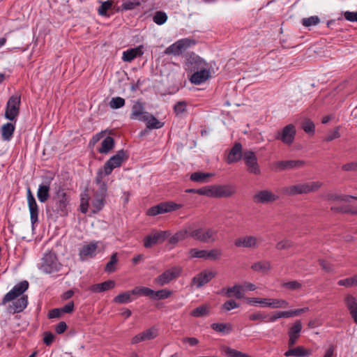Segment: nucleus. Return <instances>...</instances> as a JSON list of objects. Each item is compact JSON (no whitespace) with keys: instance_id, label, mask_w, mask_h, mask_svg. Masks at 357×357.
Returning <instances> with one entry per match:
<instances>
[{"instance_id":"obj_1","label":"nucleus","mask_w":357,"mask_h":357,"mask_svg":"<svg viewBox=\"0 0 357 357\" xmlns=\"http://www.w3.org/2000/svg\"><path fill=\"white\" fill-rule=\"evenodd\" d=\"M28 288L29 282L26 280L19 282L4 296L1 304L5 305L8 302L13 301L10 306V308L13 310V313L23 311L28 304V297L23 294Z\"/></svg>"},{"instance_id":"obj_2","label":"nucleus","mask_w":357,"mask_h":357,"mask_svg":"<svg viewBox=\"0 0 357 357\" xmlns=\"http://www.w3.org/2000/svg\"><path fill=\"white\" fill-rule=\"evenodd\" d=\"M192 70L195 72L190 76V80L192 84H201L211 77V71L207 63L199 56L191 59Z\"/></svg>"},{"instance_id":"obj_3","label":"nucleus","mask_w":357,"mask_h":357,"mask_svg":"<svg viewBox=\"0 0 357 357\" xmlns=\"http://www.w3.org/2000/svg\"><path fill=\"white\" fill-rule=\"evenodd\" d=\"M323 183L320 181H309L286 186L282 191L285 195L296 196L317 191Z\"/></svg>"},{"instance_id":"obj_4","label":"nucleus","mask_w":357,"mask_h":357,"mask_svg":"<svg viewBox=\"0 0 357 357\" xmlns=\"http://www.w3.org/2000/svg\"><path fill=\"white\" fill-rule=\"evenodd\" d=\"M190 237L202 243H212L216 241L218 231L212 228L197 227L190 225Z\"/></svg>"},{"instance_id":"obj_5","label":"nucleus","mask_w":357,"mask_h":357,"mask_svg":"<svg viewBox=\"0 0 357 357\" xmlns=\"http://www.w3.org/2000/svg\"><path fill=\"white\" fill-rule=\"evenodd\" d=\"M181 271L182 268L180 266H173L167 269L162 273L157 276L154 279L153 283L159 287L167 285L178 278L180 276Z\"/></svg>"},{"instance_id":"obj_6","label":"nucleus","mask_w":357,"mask_h":357,"mask_svg":"<svg viewBox=\"0 0 357 357\" xmlns=\"http://www.w3.org/2000/svg\"><path fill=\"white\" fill-rule=\"evenodd\" d=\"M61 264L53 253L45 254L42 259L40 269L45 273H53L61 268Z\"/></svg>"},{"instance_id":"obj_7","label":"nucleus","mask_w":357,"mask_h":357,"mask_svg":"<svg viewBox=\"0 0 357 357\" xmlns=\"http://www.w3.org/2000/svg\"><path fill=\"white\" fill-rule=\"evenodd\" d=\"M127 158L126 153L123 150L119 151L105 163L102 169L105 175H109L114 169L121 166L123 161L127 160Z\"/></svg>"},{"instance_id":"obj_8","label":"nucleus","mask_w":357,"mask_h":357,"mask_svg":"<svg viewBox=\"0 0 357 357\" xmlns=\"http://www.w3.org/2000/svg\"><path fill=\"white\" fill-rule=\"evenodd\" d=\"M21 103V97L19 95H13L8 99L6 112H5V117L6 119L13 121L17 116L19 115L20 112V106Z\"/></svg>"},{"instance_id":"obj_9","label":"nucleus","mask_w":357,"mask_h":357,"mask_svg":"<svg viewBox=\"0 0 357 357\" xmlns=\"http://www.w3.org/2000/svg\"><path fill=\"white\" fill-rule=\"evenodd\" d=\"M243 161L247 171L252 174L259 175L261 174V169L258 163L257 157L255 153L251 150L243 152Z\"/></svg>"},{"instance_id":"obj_10","label":"nucleus","mask_w":357,"mask_h":357,"mask_svg":"<svg viewBox=\"0 0 357 357\" xmlns=\"http://www.w3.org/2000/svg\"><path fill=\"white\" fill-rule=\"evenodd\" d=\"M169 236L167 231H153L147 235L144 239V246L146 248H151L153 246L162 243Z\"/></svg>"},{"instance_id":"obj_11","label":"nucleus","mask_w":357,"mask_h":357,"mask_svg":"<svg viewBox=\"0 0 357 357\" xmlns=\"http://www.w3.org/2000/svg\"><path fill=\"white\" fill-rule=\"evenodd\" d=\"M260 242L261 241L257 236L246 235L236 238L234 245L237 248L254 250L259 247Z\"/></svg>"},{"instance_id":"obj_12","label":"nucleus","mask_w":357,"mask_h":357,"mask_svg":"<svg viewBox=\"0 0 357 357\" xmlns=\"http://www.w3.org/2000/svg\"><path fill=\"white\" fill-rule=\"evenodd\" d=\"M217 275V272L212 270H204L196 275L191 281V285L199 289L209 282Z\"/></svg>"},{"instance_id":"obj_13","label":"nucleus","mask_w":357,"mask_h":357,"mask_svg":"<svg viewBox=\"0 0 357 357\" xmlns=\"http://www.w3.org/2000/svg\"><path fill=\"white\" fill-rule=\"evenodd\" d=\"M279 197L268 190L257 192L252 197L253 202L257 204H268L278 200Z\"/></svg>"},{"instance_id":"obj_14","label":"nucleus","mask_w":357,"mask_h":357,"mask_svg":"<svg viewBox=\"0 0 357 357\" xmlns=\"http://www.w3.org/2000/svg\"><path fill=\"white\" fill-rule=\"evenodd\" d=\"M181 205L174 202H162L155 206L150 208L147 214L151 216H155L158 214L165 213L179 209Z\"/></svg>"},{"instance_id":"obj_15","label":"nucleus","mask_w":357,"mask_h":357,"mask_svg":"<svg viewBox=\"0 0 357 357\" xmlns=\"http://www.w3.org/2000/svg\"><path fill=\"white\" fill-rule=\"evenodd\" d=\"M296 135V128L293 124L286 126L281 131L275 135L276 139H280L283 143L290 145L293 143Z\"/></svg>"},{"instance_id":"obj_16","label":"nucleus","mask_w":357,"mask_h":357,"mask_svg":"<svg viewBox=\"0 0 357 357\" xmlns=\"http://www.w3.org/2000/svg\"><path fill=\"white\" fill-rule=\"evenodd\" d=\"M192 44H194V42L190 39H181L169 46L165 50V53L166 54L179 55L183 50H185Z\"/></svg>"},{"instance_id":"obj_17","label":"nucleus","mask_w":357,"mask_h":357,"mask_svg":"<svg viewBox=\"0 0 357 357\" xmlns=\"http://www.w3.org/2000/svg\"><path fill=\"white\" fill-rule=\"evenodd\" d=\"M158 335V329L153 326L135 335L131 340V344H137L141 342L149 341L155 339Z\"/></svg>"},{"instance_id":"obj_18","label":"nucleus","mask_w":357,"mask_h":357,"mask_svg":"<svg viewBox=\"0 0 357 357\" xmlns=\"http://www.w3.org/2000/svg\"><path fill=\"white\" fill-rule=\"evenodd\" d=\"M27 203L30 212V219L32 225L38 220V206L30 188L27 190Z\"/></svg>"},{"instance_id":"obj_19","label":"nucleus","mask_w":357,"mask_h":357,"mask_svg":"<svg viewBox=\"0 0 357 357\" xmlns=\"http://www.w3.org/2000/svg\"><path fill=\"white\" fill-rule=\"evenodd\" d=\"M56 199V208L57 213L60 215H64L67 213V206L68 204V197L66 192L59 190L57 192Z\"/></svg>"},{"instance_id":"obj_20","label":"nucleus","mask_w":357,"mask_h":357,"mask_svg":"<svg viewBox=\"0 0 357 357\" xmlns=\"http://www.w3.org/2000/svg\"><path fill=\"white\" fill-rule=\"evenodd\" d=\"M98 247V242L92 241L89 244L83 245L79 252V256L82 261L92 258L96 256Z\"/></svg>"},{"instance_id":"obj_21","label":"nucleus","mask_w":357,"mask_h":357,"mask_svg":"<svg viewBox=\"0 0 357 357\" xmlns=\"http://www.w3.org/2000/svg\"><path fill=\"white\" fill-rule=\"evenodd\" d=\"M344 304L354 321L357 324V298L351 294H347L344 296Z\"/></svg>"},{"instance_id":"obj_22","label":"nucleus","mask_w":357,"mask_h":357,"mask_svg":"<svg viewBox=\"0 0 357 357\" xmlns=\"http://www.w3.org/2000/svg\"><path fill=\"white\" fill-rule=\"evenodd\" d=\"M53 178H47L39 185L37 191V197L40 202L45 203L50 197L51 182Z\"/></svg>"},{"instance_id":"obj_23","label":"nucleus","mask_w":357,"mask_h":357,"mask_svg":"<svg viewBox=\"0 0 357 357\" xmlns=\"http://www.w3.org/2000/svg\"><path fill=\"white\" fill-rule=\"evenodd\" d=\"M309 310L308 307H303L289 311H275L273 312V317L270 318L271 321H277L281 318H290L298 316L302 313L306 312Z\"/></svg>"},{"instance_id":"obj_24","label":"nucleus","mask_w":357,"mask_h":357,"mask_svg":"<svg viewBox=\"0 0 357 357\" xmlns=\"http://www.w3.org/2000/svg\"><path fill=\"white\" fill-rule=\"evenodd\" d=\"M235 193L231 185H214V197H229Z\"/></svg>"},{"instance_id":"obj_25","label":"nucleus","mask_w":357,"mask_h":357,"mask_svg":"<svg viewBox=\"0 0 357 357\" xmlns=\"http://www.w3.org/2000/svg\"><path fill=\"white\" fill-rule=\"evenodd\" d=\"M302 329V324L301 321L297 320L294 322L292 326L290 328L288 335H289V342L288 344L289 347H293L297 342L300 333Z\"/></svg>"},{"instance_id":"obj_26","label":"nucleus","mask_w":357,"mask_h":357,"mask_svg":"<svg viewBox=\"0 0 357 357\" xmlns=\"http://www.w3.org/2000/svg\"><path fill=\"white\" fill-rule=\"evenodd\" d=\"M303 165L301 160H281L278 161L274 164V169L275 170L283 171L298 168Z\"/></svg>"},{"instance_id":"obj_27","label":"nucleus","mask_w":357,"mask_h":357,"mask_svg":"<svg viewBox=\"0 0 357 357\" xmlns=\"http://www.w3.org/2000/svg\"><path fill=\"white\" fill-rule=\"evenodd\" d=\"M242 151V145L240 143H236L227 155V162L229 164L234 163L239 161L242 158H243Z\"/></svg>"},{"instance_id":"obj_28","label":"nucleus","mask_w":357,"mask_h":357,"mask_svg":"<svg viewBox=\"0 0 357 357\" xmlns=\"http://www.w3.org/2000/svg\"><path fill=\"white\" fill-rule=\"evenodd\" d=\"M105 173H103V171L102 169H100L98 170L96 173V176L95 178V183L98 186V190L96 192L95 194L101 195L103 197H106L107 195V183L104 181Z\"/></svg>"},{"instance_id":"obj_29","label":"nucleus","mask_w":357,"mask_h":357,"mask_svg":"<svg viewBox=\"0 0 357 357\" xmlns=\"http://www.w3.org/2000/svg\"><path fill=\"white\" fill-rule=\"evenodd\" d=\"M149 112L144 110V106L142 103L137 102L132 107V112L130 114L131 119H136L139 121H144Z\"/></svg>"},{"instance_id":"obj_30","label":"nucleus","mask_w":357,"mask_h":357,"mask_svg":"<svg viewBox=\"0 0 357 357\" xmlns=\"http://www.w3.org/2000/svg\"><path fill=\"white\" fill-rule=\"evenodd\" d=\"M143 46L139 45L137 47L129 49L123 52L122 59L123 61L130 62L137 56H142L144 54Z\"/></svg>"},{"instance_id":"obj_31","label":"nucleus","mask_w":357,"mask_h":357,"mask_svg":"<svg viewBox=\"0 0 357 357\" xmlns=\"http://www.w3.org/2000/svg\"><path fill=\"white\" fill-rule=\"evenodd\" d=\"M225 292L227 297H235L236 298H242L244 296V289L241 285L235 284L231 287L223 289L222 293Z\"/></svg>"},{"instance_id":"obj_32","label":"nucleus","mask_w":357,"mask_h":357,"mask_svg":"<svg viewBox=\"0 0 357 357\" xmlns=\"http://www.w3.org/2000/svg\"><path fill=\"white\" fill-rule=\"evenodd\" d=\"M115 284L116 283L114 280H109L102 283L91 285L89 287V290L95 293L103 292L113 289Z\"/></svg>"},{"instance_id":"obj_33","label":"nucleus","mask_w":357,"mask_h":357,"mask_svg":"<svg viewBox=\"0 0 357 357\" xmlns=\"http://www.w3.org/2000/svg\"><path fill=\"white\" fill-rule=\"evenodd\" d=\"M251 268L252 271L256 272L267 273L272 269V265L269 261L262 260L255 262L251 266Z\"/></svg>"},{"instance_id":"obj_34","label":"nucleus","mask_w":357,"mask_h":357,"mask_svg":"<svg viewBox=\"0 0 357 357\" xmlns=\"http://www.w3.org/2000/svg\"><path fill=\"white\" fill-rule=\"evenodd\" d=\"M273 317V313L269 315L264 312L257 311L248 316V319L252 321H263V322H275V321H271L270 318Z\"/></svg>"},{"instance_id":"obj_35","label":"nucleus","mask_w":357,"mask_h":357,"mask_svg":"<svg viewBox=\"0 0 357 357\" xmlns=\"http://www.w3.org/2000/svg\"><path fill=\"white\" fill-rule=\"evenodd\" d=\"M15 131V126L11 123L3 124L1 127V134L3 141H10Z\"/></svg>"},{"instance_id":"obj_36","label":"nucleus","mask_w":357,"mask_h":357,"mask_svg":"<svg viewBox=\"0 0 357 357\" xmlns=\"http://www.w3.org/2000/svg\"><path fill=\"white\" fill-rule=\"evenodd\" d=\"M289 305V302L284 299L268 298L267 307L272 309L287 308Z\"/></svg>"},{"instance_id":"obj_37","label":"nucleus","mask_w":357,"mask_h":357,"mask_svg":"<svg viewBox=\"0 0 357 357\" xmlns=\"http://www.w3.org/2000/svg\"><path fill=\"white\" fill-rule=\"evenodd\" d=\"M105 197L95 194V197L91 202V209L93 213L100 211L105 205Z\"/></svg>"},{"instance_id":"obj_38","label":"nucleus","mask_w":357,"mask_h":357,"mask_svg":"<svg viewBox=\"0 0 357 357\" xmlns=\"http://www.w3.org/2000/svg\"><path fill=\"white\" fill-rule=\"evenodd\" d=\"M211 310V306L208 304L202 305L195 309H194L191 312L190 315L194 317H206L209 314Z\"/></svg>"},{"instance_id":"obj_39","label":"nucleus","mask_w":357,"mask_h":357,"mask_svg":"<svg viewBox=\"0 0 357 357\" xmlns=\"http://www.w3.org/2000/svg\"><path fill=\"white\" fill-rule=\"evenodd\" d=\"M143 121L146 123V126L149 129H158L162 128L164 125L163 123L159 121L154 116L149 113L146 118L144 119Z\"/></svg>"},{"instance_id":"obj_40","label":"nucleus","mask_w":357,"mask_h":357,"mask_svg":"<svg viewBox=\"0 0 357 357\" xmlns=\"http://www.w3.org/2000/svg\"><path fill=\"white\" fill-rule=\"evenodd\" d=\"M114 146V141L112 137H105L101 142V146L98 149L100 153H109Z\"/></svg>"},{"instance_id":"obj_41","label":"nucleus","mask_w":357,"mask_h":357,"mask_svg":"<svg viewBox=\"0 0 357 357\" xmlns=\"http://www.w3.org/2000/svg\"><path fill=\"white\" fill-rule=\"evenodd\" d=\"M308 355V352L303 347L291 348L284 353L285 356L303 357Z\"/></svg>"},{"instance_id":"obj_42","label":"nucleus","mask_w":357,"mask_h":357,"mask_svg":"<svg viewBox=\"0 0 357 357\" xmlns=\"http://www.w3.org/2000/svg\"><path fill=\"white\" fill-rule=\"evenodd\" d=\"M118 254L117 252H114L111 255L109 261L107 263L105 266V272L109 273L114 272L116 270V265L118 264Z\"/></svg>"},{"instance_id":"obj_43","label":"nucleus","mask_w":357,"mask_h":357,"mask_svg":"<svg viewBox=\"0 0 357 357\" xmlns=\"http://www.w3.org/2000/svg\"><path fill=\"white\" fill-rule=\"evenodd\" d=\"M211 328L214 331L219 333H224L226 334H229L231 330L232 327L230 324H224V323H214L211 324Z\"/></svg>"},{"instance_id":"obj_44","label":"nucleus","mask_w":357,"mask_h":357,"mask_svg":"<svg viewBox=\"0 0 357 357\" xmlns=\"http://www.w3.org/2000/svg\"><path fill=\"white\" fill-rule=\"evenodd\" d=\"M246 301L252 306H259L261 307H267L268 298H247Z\"/></svg>"},{"instance_id":"obj_45","label":"nucleus","mask_w":357,"mask_h":357,"mask_svg":"<svg viewBox=\"0 0 357 357\" xmlns=\"http://www.w3.org/2000/svg\"><path fill=\"white\" fill-rule=\"evenodd\" d=\"M212 176L213 174L210 173L197 172L191 174L190 179L195 182L204 183L207 181V179Z\"/></svg>"},{"instance_id":"obj_46","label":"nucleus","mask_w":357,"mask_h":357,"mask_svg":"<svg viewBox=\"0 0 357 357\" xmlns=\"http://www.w3.org/2000/svg\"><path fill=\"white\" fill-rule=\"evenodd\" d=\"M281 287L289 291H299L302 288V284L296 280H292L289 282H282Z\"/></svg>"},{"instance_id":"obj_47","label":"nucleus","mask_w":357,"mask_h":357,"mask_svg":"<svg viewBox=\"0 0 357 357\" xmlns=\"http://www.w3.org/2000/svg\"><path fill=\"white\" fill-rule=\"evenodd\" d=\"M172 294V291L163 289L158 291H153V294L151 295V298L153 299H166L170 297Z\"/></svg>"},{"instance_id":"obj_48","label":"nucleus","mask_w":357,"mask_h":357,"mask_svg":"<svg viewBox=\"0 0 357 357\" xmlns=\"http://www.w3.org/2000/svg\"><path fill=\"white\" fill-rule=\"evenodd\" d=\"M132 299L131 298V293L128 291L123 292L119 294L114 298V302L116 303H128L131 302Z\"/></svg>"},{"instance_id":"obj_49","label":"nucleus","mask_w":357,"mask_h":357,"mask_svg":"<svg viewBox=\"0 0 357 357\" xmlns=\"http://www.w3.org/2000/svg\"><path fill=\"white\" fill-rule=\"evenodd\" d=\"M195 193L200 195H206L209 197H214V185L197 189L195 190Z\"/></svg>"},{"instance_id":"obj_50","label":"nucleus","mask_w":357,"mask_h":357,"mask_svg":"<svg viewBox=\"0 0 357 357\" xmlns=\"http://www.w3.org/2000/svg\"><path fill=\"white\" fill-rule=\"evenodd\" d=\"M320 22V19L318 16L314 15L309 17L303 18L301 23L305 27H310L316 26Z\"/></svg>"},{"instance_id":"obj_51","label":"nucleus","mask_w":357,"mask_h":357,"mask_svg":"<svg viewBox=\"0 0 357 357\" xmlns=\"http://www.w3.org/2000/svg\"><path fill=\"white\" fill-rule=\"evenodd\" d=\"M302 128L308 134L314 135L315 131V126L314 123L310 119H305L302 122Z\"/></svg>"},{"instance_id":"obj_52","label":"nucleus","mask_w":357,"mask_h":357,"mask_svg":"<svg viewBox=\"0 0 357 357\" xmlns=\"http://www.w3.org/2000/svg\"><path fill=\"white\" fill-rule=\"evenodd\" d=\"M340 137V127H335L333 130H330L324 137L325 142H331L335 139Z\"/></svg>"},{"instance_id":"obj_53","label":"nucleus","mask_w":357,"mask_h":357,"mask_svg":"<svg viewBox=\"0 0 357 357\" xmlns=\"http://www.w3.org/2000/svg\"><path fill=\"white\" fill-rule=\"evenodd\" d=\"M153 22L158 25H162L165 24L167 20V15L162 11H157L153 16Z\"/></svg>"},{"instance_id":"obj_54","label":"nucleus","mask_w":357,"mask_h":357,"mask_svg":"<svg viewBox=\"0 0 357 357\" xmlns=\"http://www.w3.org/2000/svg\"><path fill=\"white\" fill-rule=\"evenodd\" d=\"M113 4L112 0H107L102 3L101 6L98 10V14L101 16H105L107 15V12L109 10Z\"/></svg>"},{"instance_id":"obj_55","label":"nucleus","mask_w":357,"mask_h":357,"mask_svg":"<svg viewBox=\"0 0 357 357\" xmlns=\"http://www.w3.org/2000/svg\"><path fill=\"white\" fill-rule=\"evenodd\" d=\"M206 250L192 248L189 251V255L191 258H201L206 259Z\"/></svg>"},{"instance_id":"obj_56","label":"nucleus","mask_w":357,"mask_h":357,"mask_svg":"<svg viewBox=\"0 0 357 357\" xmlns=\"http://www.w3.org/2000/svg\"><path fill=\"white\" fill-rule=\"evenodd\" d=\"M187 103L185 101L178 102L174 107V112L176 116H181L186 112Z\"/></svg>"},{"instance_id":"obj_57","label":"nucleus","mask_w":357,"mask_h":357,"mask_svg":"<svg viewBox=\"0 0 357 357\" xmlns=\"http://www.w3.org/2000/svg\"><path fill=\"white\" fill-rule=\"evenodd\" d=\"M125 105V100L121 97H116L112 98L109 102V107L112 109H119L123 107Z\"/></svg>"},{"instance_id":"obj_58","label":"nucleus","mask_w":357,"mask_h":357,"mask_svg":"<svg viewBox=\"0 0 357 357\" xmlns=\"http://www.w3.org/2000/svg\"><path fill=\"white\" fill-rule=\"evenodd\" d=\"M190 225L185 226L183 229L177 231L175 234L178 236V238L180 241H182L186 239L188 237H190Z\"/></svg>"},{"instance_id":"obj_59","label":"nucleus","mask_w":357,"mask_h":357,"mask_svg":"<svg viewBox=\"0 0 357 357\" xmlns=\"http://www.w3.org/2000/svg\"><path fill=\"white\" fill-rule=\"evenodd\" d=\"M140 4L139 1H124L121 5V10H132L135 8L136 7L139 6Z\"/></svg>"},{"instance_id":"obj_60","label":"nucleus","mask_w":357,"mask_h":357,"mask_svg":"<svg viewBox=\"0 0 357 357\" xmlns=\"http://www.w3.org/2000/svg\"><path fill=\"white\" fill-rule=\"evenodd\" d=\"M293 246V243L290 240L284 239L276 244V249L279 250H287Z\"/></svg>"},{"instance_id":"obj_61","label":"nucleus","mask_w":357,"mask_h":357,"mask_svg":"<svg viewBox=\"0 0 357 357\" xmlns=\"http://www.w3.org/2000/svg\"><path fill=\"white\" fill-rule=\"evenodd\" d=\"M239 307V304L237 303L234 300H229L224 303V304L222 306V310L226 311H229L233 309L237 308Z\"/></svg>"},{"instance_id":"obj_62","label":"nucleus","mask_w":357,"mask_h":357,"mask_svg":"<svg viewBox=\"0 0 357 357\" xmlns=\"http://www.w3.org/2000/svg\"><path fill=\"white\" fill-rule=\"evenodd\" d=\"M206 259H217L221 256V251L218 249L206 250Z\"/></svg>"},{"instance_id":"obj_63","label":"nucleus","mask_w":357,"mask_h":357,"mask_svg":"<svg viewBox=\"0 0 357 357\" xmlns=\"http://www.w3.org/2000/svg\"><path fill=\"white\" fill-rule=\"evenodd\" d=\"M337 284L347 288L354 287L352 276L342 280H340L337 282Z\"/></svg>"},{"instance_id":"obj_64","label":"nucleus","mask_w":357,"mask_h":357,"mask_svg":"<svg viewBox=\"0 0 357 357\" xmlns=\"http://www.w3.org/2000/svg\"><path fill=\"white\" fill-rule=\"evenodd\" d=\"M342 169L345 172H357V161L343 165L342 166Z\"/></svg>"}]
</instances>
